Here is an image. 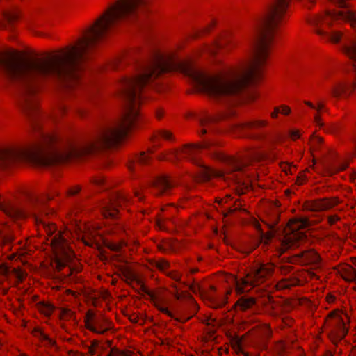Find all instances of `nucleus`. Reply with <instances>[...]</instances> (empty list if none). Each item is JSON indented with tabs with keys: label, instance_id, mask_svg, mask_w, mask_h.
Instances as JSON below:
<instances>
[{
	"label": "nucleus",
	"instance_id": "obj_50",
	"mask_svg": "<svg viewBox=\"0 0 356 356\" xmlns=\"http://www.w3.org/2000/svg\"><path fill=\"white\" fill-rule=\"evenodd\" d=\"M255 226L258 229L261 230V225L258 222H256Z\"/></svg>",
	"mask_w": 356,
	"mask_h": 356
},
{
	"label": "nucleus",
	"instance_id": "obj_5",
	"mask_svg": "<svg viewBox=\"0 0 356 356\" xmlns=\"http://www.w3.org/2000/svg\"><path fill=\"white\" fill-rule=\"evenodd\" d=\"M309 225V221L305 218H296L291 220L289 225L291 234H287L281 241L282 250L284 252L291 248L299 246L300 241L305 238V234L300 230L305 228Z\"/></svg>",
	"mask_w": 356,
	"mask_h": 356
},
{
	"label": "nucleus",
	"instance_id": "obj_10",
	"mask_svg": "<svg viewBox=\"0 0 356 356\" xmlns=\"http://www.w3.org/2000/svg\"><path fill=\"white\" fill-rule=\"evenodd\" d=\"M295 262L304 265L313 264L316 267L321 266V257L313 250H302L294 254Z\"/></svg>",
	"mask_w": 356,
	"mask_h": 356
},
{
	"label": "nucleus",
	"instance_id": "obj_1",
	"mask_svg": "<svg viewBox=\"0 0 356 356\" xmlns=\"http://www.w3.org/2000/svg\"><path fill=\"white\" fill-rule=\"evenodd\" d=\"M46 200L37 196H31L28 209H24L13 204H3L0 201V209L13 219H22L30 215L34 218L37 224H41L48 234L54 255L56 268L60 270L66 266L74 257V254L66 238L60 231H57L54 224L47 225L40 217V213L44 212Z\"/></svg>",
	"mask_w": 356,
	"mask_h": 356
},
{
	"label": "nucleus",
	"instance_id": "obj_38",
	"mask_svg": "<svg viewBox=\"0 0 356 356\" xmlns=\"http://www.w3.org/2000/svg\"><path fill=\"white\" fill-rule=\"evenodd\" d=\"M54 310V307L51 305L46 306L43 312L45 315H50Z\"/></svg>",
	"mask_w": 356,
	"mask_h": 356
},
{
	"label": "nucleus",
	"instance_id": "obj_23",
	"mask_svg": "<svg viewBox=\"0 0 356 356\" xmlns=\"http://www.w3.org/2000/svg\"><path fill=\"white\" fill-rule=\"evenodd\" d=\"M149 156L145 152H142L136 159L137 164L146 165L149 163Z\"/></svg>",
	"mask_w": 356,
	"mask_h": 356
},
{
	"label": "nucleus",
	"instance_id": "obj_3",
	"mask_svg": "<svg viewBox=\"0 0 356 356\" xmlns=\"http://www.w3.org/2000/svg\"><path fill=\"white\" fill-rule=\"evenodd\" d=\"M334 3L339 8H346V10L328 12L325 15L312 17L309 22L312 25L326 24L330 25L332 20H343L348 22L352 26L356 24V17L355 13L348 9L349 5L347 0H334Z\"/></svg>",
	"mask_w": 356,
	"mask_h": 356
},
{
	"label": "nucleus",
	"instance_id": "obj_40",
	"mask_svg": "<svg viewBox=\"0 0 356 356\" xmlns=\"http://www.w3.org/2000/svg\"><path fill=\"white\" fill-rule=\"evenodd\" d=\"M41 334L43 337V339L44 340H47L49 345H51V346H54V341L52 339H49L47 335H45L43 333H41Z\"/></svg>",
	"mask_w": 356,
	"mask_h": 356
},
{
	"label": "nucleus",
	"instance_id": "obj_19",
	"mask_svg": "<svg viewBox=\"0 0 356 356\" xmlns=\"http://www.w3.org/2000/svg\"><path fill=\"white\" fill-rule=\"evenodd\" d=\"M19 11L17 9H13L3 13V17L6 23L13 24L19 18Z\"/></svg>",
	"mask_w": 356,
	"mask_h": 356
},
{
	"label": "nucleus",
	"instance_id": "obj_15",
	"mask_svg": "<svg viewBox=\"0 0 356 356\" xmlns=\"http://www.w3.org/2000/svg\"><path fill=\"white\" fill-rule=\"evenodd\" d=\"M88 318H90L92 323L94 324L95 328H98L99 330L106 329V331L108 330L109 327L108 325V320L102 314L96 315L92 312H88Z\"/></svg>",
	"mask_w": 356,
	"mask_h": 356
},
{
	"label": "nucleus",
	"instance_id": "obj_35",
	"mask_svg": "<svg viewBox=\"0 0 356 356\" xmlns=\"http://www.w3.org/2000/svg\"><path fill=\"white\" fill-rule=\"evenodd\" d=\"M81 190V188L79 186H76L72 188H70L67 191L68 195H73L78 193Z\"/></svg>",
	"mask_w": 356,
	"mask_h": 356
},
{
	"label": "nucleus",
	"instance_id": "obj_18",
	"mask_svg": "<svg viewBox=\"0 0 356 356\" xmlns=\"http://www.w3.org/2000/svg\"><path fill=\"white\" fill-rule=\"evenodd\" d=\"M237 306L243 311L247 310L255 304V299L252 297L242 296L236 302Z\"/></svg>",
	"mask_w": 356,
	"mask_h": 356
},
{
	"label": "nucleus",
	"instance_id": "obj_41",
	"mask_svg": "<svg viewBox=\"0 0 356 356\" xmlns=\"http://www.w3.org/2000/svg\"><path fill=\"white\" fill-rule=\"evenodd\" d=\"M314 121L318 125H319V126L323 125V123L321 122V118L318 115H315Z\"/></svg>",
	"mask_w": 356,
	"mask_h": 356
},
{
	"label": "nucleus",
	"instance_id": "obj_27",
	"mask_svg": "<svg viewBox=\"0 0 356 356\" xmlns=\"http://www.w3.org/2000/svg\"><path fill=\"white\" fill-rule=\"evenodd\" d=\"M261 238L259 240V243H262L263 247H264L270 241L272 236H271V235L265 234L261 231Z\"/></svg>",
	"mask_w": 356,
	"mask_h": 356
},
{
	"label": "nucleus",
	"instance_id": "obj_25",
	"mask_svg": "<svg viewBox=\"0 0 356 356\" xmlns=\"http://www.w3.org/2000/svg\"><path fill=\"white\" fill-rule=\"evenodd\" d=\"M13 238L12 235L0 233L1 243L3 245H8L10 243L13 241Z\"/></svg>",
	"mask_w": 356,
	"mask_h": 356
},
{
	"label": "nucleus",
	"instance_id": "obj_36",
	"mask_svg": "<svg viewBox=\"0 0 356 356\" xmlns=\"http://www.w3.org/2000/svg\"><path fill=\"white\" fill-rule=\"evenodd\" d=\"M99 346V342L98 341H93L92 342V346L88 348V351L90 354L93 355L95 353V348L96 347H98Z\"/></svg>",
	"mask_w": 356,
	"mask_h": 356
},
{
	"label": "nucleus",
	"instance_id": "obj_47",
	"mask_svg": "<svg viewBox=\"0 0 356 356\" xmlns=\"http://www.w3.org/2000/svg\"><path fill=\"white\" fill-rule=\"evenodd\" d=\"M65 111V107L64 106H60L58 110L59 113H63Z\"/></svg>",
	"mask_w": 356,
	"mask_h": 356
},
{
	"label": "nucleus",
	"instance_id": "obj_30",
	"mask_svg": "<svg viewBox=\"0 0 356 356\" xmlns=\"http://www.w3.org/2000/svg\"><path fill=\"white\" fill-rule=\"evenodd\" d=\"M305 104L306 105L309 106L310 108L316 109L318 111H319L324 107V105L321 102L318 103L317 106H314L312 103H311L310 102H307V101H305Z\"/></svg>",
	"mask_w": 356,
	"mask_h": 356
},
{
	"label": "nucleus",
	"instance_id": "obj_26",
	"mask_svg": "<svg viewBox=\"0 0 356 356\" xmlns=\"http://www.w3.org/2000/svg\"><path fill=\"white\" fill-rule=\"evenodd\" d=\"M202 179L204 180H208L211 177V176H213V172L212 170H211L207 167H203V168L202 170Z\"/></svg>",
	"mask_w": 356,
	"mask_h": 356
},
{
	"label": "nucleus",
	"instance_id": "obj_39",
	"mask_svg": "<svg viewBox=\"0 0 356 356\" xmlns=\"http://www.w3.org/2000/svg\"><path fill=\"white\" fill-rule=\"evenodd\" d=\"M282 113L284 115H289L291 112L290 108L287 106H282Z\"/></svg>",
	"mask_w": 356,
	"mask_h": 356
},
{
	"label": "nucleus",
	"instance_id": "obj_42",
	"mask_svg": "<svg viewBox=\"0 0 356 356\" xmlns=\"http://www.w3.org/2000/svg\"><path fill=\"white\" fill-rule=\"evenodd\" d=\"M280 112V108L278 107L275 108L274 112L271 113V117L274 118H276Z\"/></svg>",
	"mask_w": 356,
	"mask_h": 356
},
{
	"label": "nucleus",
	"instance_id": "obj_43",
	"mask_svg": "<svg viewBox=\"0 0 356 356\" xmlns=\"http://www.w3.org/2000/svg\"><path fill=\"white\" fill-rule=\"evenodd\" d=\"M104 179L103 178H98L95 180V183L98 185H101L104 183Z\"/></svg>",
	"mask_w": 356,
	"mask_h": 356
},
{
	"label": "nucleus",
	"instance_id": "obj_31",
	"mask_svg": "<svg viewBox=\"0 0 356 356\" xmlns=\"http://www.w3.org/2000/svg\"><path fill=\"white\" fill-rule=\"evenodd\" d=\"M159 136L164 139L166 140H171L172 139V134L169 132L168 131H161L159 132Z\"/></svg>",
	"mask_w": 356,
	"mask_h": 356
},
{
	"label": "nucleus",
	"instance_id": "obj_28",
	"mask_svg": "<svg viewBox=\"0 0 356 356\" xmlns=\"http://www.w3.org/2000/svg\"><path fill=\"white\" fill-rule=\"evenodd\" d=\"M127 61L124 58H118L112 63V67L118 69L120 65H124Z\"/></svg>",
	"mask_w": 356,
	"mask_h": 356
},
{
	"label": "nucleus",
	"instance_id": "obj_52",
	"mask_svg": "<svg viewBox=\"0 0 356 356\" xmlns=\"http://www.w3.org/2000/svg\"><path fill=\"white\" fill-rule=\"evenodd\" d=\"M311 276H312V277H316V279H318V276H317L314 273H312L311 274Z\"/></svg>",
	"mask_w": 356,
	"mask_h": 356
},
{
	"label": "nucleus",
	"instance_id": "obj_13",
	"mask_svg": "<svg viewBox=\"0 0 356 356\" xmlns=\"http://www.w3.org/2000/svg\"><path fill=\"white\" fill-rule=\"evenodd\" d=\"M235 44V41L227 35L223 36L222 38L216 41L213 47H210L209 51L211 54H215L217 50L221 49H230Z\"/></svg>",
	"mask_w": 356,
	"mask_h": 356
},
{
	"label": "nucleus",
	"instance_id": "obj_29",
	"mask_svg": "<svg viewBox=\"0 0 356 356\" xmlns=\"http://www.w3.org/2000/svg\"><path fill=\"white\" fill-rule=\"evenodd\" d=\"M156 307L162 313L167 314L170 318H174L172 313L170 312L167 307H165L160 304H156Z\"/></svg>",
	"mask_w": 356,
	"mask_h": 356
},
{
	"label": "nucleus",
	"instance_id": "obj_6",
	"mask_svg": "<svg viewBox=\"0 0 356 356\" xmlns=\"http://www.w3.org/2000/svg\"><path fill=\"white\" fill-rule=\"evenodd\" d=\"M129 201V197L127 194L115 193L111 197L108 202L102 205V213L105 218L115 219L118 212V207L128 204Z\"/></svg>",
	"mask_w": 356,
	"mask_h": 356
},
{
	"label": "nucleus",
	"instance_id": "obj_49",
	"mask_svg": "<svg viewBox=\"0 0 356 356\" xmlns=\"http://www.w3.org/2000/svg\"><path fill=\"white\" fill-rule=\"evenodd\" d=\"M0 28H1V29L6 28V22H3L0 21Z\"/></svg>",
	"mask_w": 356,
	"mask_h": 356
},
{
	"label": "nucleus",
	"instance_id": "obj_37",
	"mask_svg": "<svg viewBox=\"0 0 356 356\" xmlns=\"http://www.w3.org/2000/svg\"><path fill=\"white\" fill-rule=\"evenodd\" d=\"M258 243H256L254 245L246 247L245 249L244 250V252L247 254H250L254 249L256 248V247L258 245Z\"/></svg>",
	"mask_w": 356,
	"mask_h": 356
},
{
	"label": "nucleus",
	"instance_id": "obj_11",
	"mask_svg": "<svg viewBox=\"0 0 356 356\" xmlns=\"http://www.w3.org/2000/svg\"><path fill=\"white\" fill-rule=\"evenodd\" d=\"M156 195L168 194L170 190L175 186L174 181L166 175L156 177L153 182Z\"/></svg>",
	"mask_w": 356,
	"mask_h": 356
},
{
	"label": "nucleus",
	"instance_id": "obj_4",
	"mask_svg": "<svg viewBox=\"0 0 356 356\" xmlns=\"http://www.w3.org/2000/svg\"><path fill=\"white\" fill-rule=\"evenodd\" d=\"M259 155L257 152L251 151L243 157H235L233 156L221 154L219 159L227 165L226 173L231 176V179H236L238 183L241 182L240 175L244 172L246 160L257 159Z\"/></svg>",
	"mask_w": 356,
	"mask_h": 356
},
{
	"label": "nucleus",
	"instance_id": "obj_8",
	"mask_svg": "<svg viewBox=\"0 0 356 356\" xmlns=\"http://www.w3.org/2000/svg\"><path fill=\"white\" fill-rule=\"evenodd\" d=\"M206 147L204 145H186L181 151L173 150L170 152L169 156L167 159H177L179 160L182 157L186 158L191 161L196 162L195 156L197 153L202 149Z\"/></svg>",
	"mask_w": 356,
	"mask_h": 356
},
{
	"label": "nucleus",
	"instance_id": "obj_9",
	"mask_svg": "<svg viewBox=\"0 0 356 356\" xmlns=\"http://www.w3.org/2000/svg\"><path fill=\"white\" fill-rule=\"evenodd\" d=\"M339 203V200L335 197L325 198L307 202L304 204V209L311 211H323L332 208Z\"/></svg>",
	"mask_w": 356,
	"mask_h": 356
},
{
	"label": "nucleus",
	"instance_id": "obj_12",
	"mask_svg": "<svg viewBox=\"0 0 356 356\" xmlns=\"http://www.w3.org/2000/svg\"><path fill=\"white\" fill-rule=\"evenodd\" d=\"M321 25L322 24H319L318 26L313 25L316 28V32L317 34L325 37L328 40L334 43L339 42L342 38L346 40V37H343V34L341 32L337 31L327 32L321 29Z\"/></svg>",
	"mask_w": 356,
	"mask_h": 356
},
{
	"label": "nucleus",
	"instance_id": "obj_54",
	"mask_svg": "<svg viewBox=\"0 0 356 356\" xmlns=\"http://www.w3.org/2000/svg\"><path fill=\"white\" fill-rule=\"evenodd\" d=\"M161 113H160L159 112L157 113V117L158 118H161Z\"/></svg>",
	"mask_w": 356,
	"mask_h": 356
},
{
	"label": "nucleus",
	"instance_id": "obj_16",
	"mask_svg": "<svg viewBox=\"0 0 356 356\" xmlns=\"http://www.w3.org/2000/svg\"><path fill=\"white\" fill-rule=\"evenodd\" d=\"M234 114V112L232 110L227 111L225 114L222 115L220 116L216 117V116H211V115H206L205 117L200 119V124L202 127L201 133L202 134H204L207 131V125H209L210 124L218 120L220 118H225V116H231Z\"/></svg>",
	"mask_w": 356,
	"mask_h": 356
},
{
	"label": "nucleus",
	"instance_id": "obj_22",
	"mask_svg": "<svg viewBox=\"0 0 356 356\" xmlns=\"http://www.w3.org/2000/svg\"><path fill=\"white\" fill-rule=\"evenodd\" d=\"M154 266L158 268L159 270L165 272V270L168 268L169 263L164 259H161L157 261H155Z\"/></svg>",
	"mask_w": 356,
	"mask_h": 356
},
{
	"label": "nucleus",
	"instance_id": "obj_51",
	"mask_svg": "<svg viewBox=\"0 0 356 356\" xmlns=\"http://www.w3.org/2000/svg\"><path fill=\"white\" fill-rule=\"evenodd\" d=\"M237 209H239V206L236 205V208L234 209H230L229 211L233 212L234 210H237Z\"/></svg>",
	"mask_w": 356,
	"mask_h": 356
},
{
	"label": "nucleus",
	"instance_id": "obj_55",
	"mask_svg": "<svg viewBox=\"0 0 356 356\" xmlns=\"http://www.w3.org/2000/svg\"><path fill=\"white\" fill-rule=\"evenodd\" d=\"M211 289L213 291L215 290V288L213 286H211Z\"/></svg>",
	"mask_w": 356,
	"mask_h": 356
},
{
	"label": "nucleus",
	"instance_id": "obj_17",
	"mask_svg": "<svg viewBox=\"0 0 356 356\" xmlns=\"http://www.w3.org/2000/svg\"><path fill=\"white\" fill-rule=\"evenodd\" d=\"M343 51L353 61H356V40L348 38L342 45Z\"/></svg>",
	"mask_w": 356,
	"mask_h": 356
},
{
	"label": "nucleus",
	"instance_id": "obj_44",
	"mask_svg": "<svg viewBox=\"0 0 356 356\" xmlns=\"http://www.w3.org/2000/svg\"><path fill=\"white\" fill-rule=\"evenodd\" d=\"M350 70L352 71V72L354 74V75L356 77V64L355 63L352 65L351 68H350Z\"/></svg>",
	"mask_w": 356,
	"mask_h": 356
},
{
	"label": "nucleus",
	"instance_id": "obj_46",
	"mask_svg": "<svg viewBox=\"0 0 356 356\" xmlns=\"http://www.w3.org/2000/svg\"><path fill=\"white\" fill-rule=\"evenodd\" d=\"M337 220H338V218L335 216H332L329 218V221L331 224H333Z\"/></svg>",
	"mask_w": 356,
	"mask_h": 356
},
{
	"label": "nucleus",
	"instance_id": "obj_24",
	"mask_svg": "<svg viewBox=\"0 0 356 356\" xmlns=\"http://www.w3.org/2000/svg\"><path fill=\"white\" fill-rule=\"evenodd\" d=\"M174 297L177 299V300H183V299H186V298H190L191 299L192 297L191 296L186 292V291H182L181 293L179 292L178 289L176 288V291L172 293Z\"/></svg>",
	"mask_w": 356,
	"mask_h": 356
},
{
	"label": "nucleus",
	"instance_id": "obj_48",
	"mask_svg": "<svg viewBox=\"0 0 356 356\" xmlns=\"http://www.w3.org/2000/svg\"><path fill=\"white\" fill-rule=\"evenodd\" d=\"M341 330H342V335H343L345 334V325H344V323L342 322L341 323Z\"/></svg>",
	"mask_w": 356,
	"mask_h": 356
},
{
	"label": "nucleus",
	"instance_id": "obj_14",
	"mask_svg": "<svg viewBox=\"0 0 356 356\" xmlns=\"http://www.w3.org/2000/svg\"><path fill=\"white\" fill-rule=\"evenodd\" d=\"M355 83L354 82L350 83H340L337 86H334L331 93L334 97H339L341 95H349L355 89Z\"/></svg>",
	"mask_w": 356,
	"mask_h": 356
},
{
	"label": "nucleus",
	"instance_id": "obj_32",
	"mask_svg": "<svg viewBox=\"0 0 356 356\" xmlns=\"http://www.w3.org/2000/svg\"><path fill=\"white\" fill-rule=\"evenodd\" d=\"M13 273L15 275V276L16 277V278L19 280V281H22V280L24 279V273L22 271H21L20 270H17V269H15L14 268L13 270Z\"/></svg>",
	"mask_w": 356,
	"mask_h": 356
},
{
	"label": "nucleus",
	"instance_id": "obj_45",
	"mask_svg": "<svg viewBox=\"0 0 356 356\" xmlns=\"http://www.w3.org/2000/svg\"><path fill=\"white\" fill-rule=\"evenodd\" d=\"M321 141H322V139H321V138H320V137H314V138H313V142H314V143H321Z\"/></svg>",
	"mask_w": 356,
	"mask_h": 356
},
{
	"label": "nucleus",
	"instance_id": "obj_20",
	"mask_svg": "<svg viewBox=\"0 0 356 356\" xmlns=\"http://www.w3.org/2000/svg\"><path fill=\"white\" fill-rule=\"evenodd\" d=\"M346 164H343L341 165H337L332 161H327L326 163L325 164V169L326 172L331 175L333 173L339 171V170H343L346 168Z\"/></svg>",
	"mask_w": 356,
	"mask_h": 356
},
{
	"label": "nucleus",
	"instance_id": "obj_33",
	"mask_svg": "<svg viewBox=\"0 0 356 356\" xmlns=\"http://www.w3.org/2000/svg\"><path fill=\"white\" fill-rule=\"evenodd\" d=\"M289 134H290V137L293 140H296L300 137V133L299 130H291V131H290Z\"/></svg>",
	"mask_w": 356,
	"mask_h": 356
},
{
	"label": "nucleus",
	"instance_id": "obj_2",
	"mask_svg": "<svg viewBox=\"0 0 356 356\" xmlns=\"http://www.w3.org/2000/svg\"><path fill=\"white\" fill-rule=\"evenodd\" d=\"M274 269L275 266L273 264H257L251 275L236 281V290L237 293L248 292L252 286L259 284L267 276L271 275Z\"/></svg>",
	"mask_w": 356,
	"mask_h": 356
},
{
	"label": "nucleus",
	"instance_id": "obj_53",
	"mask_svg": "<svg viewBox=\"0 0 356 356\" xmlns=\"http://www.w3.org/2000/svg\"><path fill=\"white\" fill-rule=\"evenodd\" d=\"M208 31H209L208 28H206V29H204L203 30V32H204V33H206V32H208Z\"/></svg>",
	"mask_w": 356,
	"mask_h": 356
},
{
	"label": "nucleus",
	"instance_id": "obj_21",
	"mask_svg": "<svg viewBox=\"0 0 356 356\" xmlns=\"http://www.w3.org/2000/svg\"><path fill=\"white\" fill-rule=\"evenodd\" d=\"M86 326L89 330L95 333L102 334L106 332V329L99 330L98 328L95 327V325L92 323V321H90V318H88V312L87 313L86 317Z\"/></svg>",
	"mask_w": 356,
	"mask_h": 356
},
{
	"label": "nucleus",
	"instance_id": "obj_34",
	"mask_svg": "<svg viewBox=\"0 0 356 356\" xmlns=\"http://www.w3.org/2000/svg\"><path fill=\"white\" fill-rule=\"evenodd\" d=\"M167 275L168 276H170L171 278H172L173 280H175V281L180 282L181 277H180L179 274H178L177 273L169 272V273H167Z\"/></svg>",
	"mask_w": 356,
	"mask_h": 356
},
{
	"label": "nucleus",
	"instance_id": "obj_7",
	"mask_svg": "<svg viewBox=\"0 0 356 356\" xmlns=\"http://www.w3.org/2000/svg\"><path fill=\"white\" fill-rule=\"evenodd\" d=\"M266 124L267 122L264 120L238 122L232 125V129L234 131L238 133L240 136L259 139L262 136L257 133L256 131Z\"/></svg>",
	"mask_w": 356,
	"mask_h": 356
}]
</instances>
